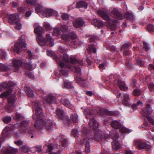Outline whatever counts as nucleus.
Here are the masks:
<instances>
[{
	"label": "nucleus",
	"mask_w": 154,
	"mask_h": 154,
	"mask_svg": "<svg viewBox=\"0 0 154 154\" xmlns=\"http://www.w3.org/2000/svg\"><path fill=\"white\" fill-rule=\"evenodd\" d=\"M55 60L59 65L61 68L60 70L59 74L63 76H66L68 75V70L65 69L63 68H68L70 69L74 70L75 73L74 75L75 78L77 82H78L81 86L85 87L86 85L85 82L83 80L81 77V69L80 66L77 65H74L73 64H78L80 65L83 64V62L82 61L80 62L76 59L70 58L69 61V56L66 53H63L58 57H55Z\"/></svg>",
	"instance_id": "nucleus-1"
},
{
	"label": "nucleus",
	"mask_w": 154,
	"mask_h": 154,
	"mask_svg": "<svg viewBox=\"0 0 154 154\" xmlns=\"http://www.w3.org/2000/svg\"><path fill=\"white\" fill-rule=\"evenodd\" d=\"M32 109L35 110V112L33 115V118L36 121L34 124V127L38 129L43 128L50 130L53 126V122L51 120L44 119L45 116L44 115L41 107V102L39 101H36L32 103Z\"/></svg>",
	"instance_id": "nucleus-2"
},
{
	"label": "nucleus",
	"mask_w": 154,
	"mask_h": 154,
	"mask_svg": "<svg viewBox=\"0 0 154 154\" xmlns=\"http://www.w3.org/2000/svg\"><path fill=\"white\" fill-rule=\"evenodd\" d=\"M83 134L85 137L83 139L80 140L81 144L85 146V151L87 153L90 151V147L89 140H96L100 142V144L103 145L107 141V137L103 133L100 134L99 132L95 131L92 132L91 134L89 132L87 128L83 127L82 128Z\"/></svg>",
	"instance_id": "nucleus-3"
},
{
	"label": "nucleus",
	"mask_w": 154,
	"mask_h": 154,
	"mask_svg": "<svg viewBox=\"0 0 154 154\" xmlns=\"http://www.w3.org/2000/svg\"><path fill=\"white\" fill-rule=\"evenodd\" d=\"M28 56L30 58L27 63L26 60L23 58L20 59H14L12 61V66L11 69L14 72L18 71L20 67H22L26 70H30L32 69V65L31 59L32 57V54L30 51H28Z\"/></svg>",
	"instance_id": "nucleus-4"
},
{
	"label": "nucleus",
	"mask_w": 154,
	"mask_h": 154,
	"mask_svg": "<svg viewBox=\"0 0 154 154\" xmlns=\"http://www.w3.org/2000/svg\"><path fill=\"white\" fill-rule=\"evenodd\" d=\"M44 31L43 28L40 26H37L35 28L34 32L37 35L36 38L37 41L41 46L46 45L53 46L54 45V40L49 34H46V38H44L42 35Z\"/></svg>",
	"instance_id": "nucleus-5"
},
{
	"label": "nucleus",
	"mask_w": 154,
	"mask_h": 154,
	"mask_svg": "<svg viewBox=\"0 0 154 154\" xmlns=\"http://www.w3.org/2000/svg\"><path fill=\"white\" fill-rule=\"evenodd\" d=\"M14 127L18 128L19 130L21 133H25L26 135L31 138L33 137L35 132L32 127H29L28 125V122L26 121H22L20 124H16Z\"/></svg>",
	"instance_id": "nucleus-6"
},
{
	"label": "nucleus",
	"mask_w": 154,
	"mask_h": 154,
	"mask_svg": "<svg viewBox=\"0 0 154 154\" xmlns=\"http://www.w3.org/2000/svg\"><path fill=\"white\" fill-rule=\"evenodd\" d=\"M97 13L103 19L107 21L108 25L111 30H113L116 29L117 20L110 19L107 10L105 9L99 10L97 11Z\"/></svg>",
	"instance_id": "nucleus-7"
},
{
	"label": "nucleus",
	"mask_w": 154,
	"mask_h": 154,
	"mask_svg": "<svg viewBox=\"0 0 154 154\" xmlns=\"http://www.w3.org/2000/svg\"><path fill=\"white\" fill-rule=\"evenodd\" d=\"M62 38L65 40V44L68 46L73 45H80L82 43H78L77 40L75 39L77 38V35L73 31L70 32L68 35L63 34L61 35Z\"/></svg>",
	"instance_id": "nucleus-8"
},
{
	"label": "nucleus",
	"mask_w": 154,
	"mask_h": 154,
	"mask_svg": "<svg viewBox=\"0 0 154 154\" xmlns=\"http://www.w3.org/2000/svg\"><path fill=\"white\" fill-rule=\"evenodd\" d=\"M36 13L38 14H42L43 15L46 17L51 15L57 14L56 11L51 9H45L44 7L40 4H37L35 6Z\"/></svg>",
	"instance_id": "nucleus-9"
},
{
	"label": "nucleus",
	"mask_w": 154,
	"mask_h": 154,
	"mask_svg": "<svg viewBox=\"0 0 154 154\" xmlns=\"http://www.w3.org/2000/svg\"><path fill=\"white\" fill-rule=\"evenodd\" d=\"M15 83L12 82H9L8 83H2L0 84V92L3 89L8 88V91L3 92L0 94V98H3L8 97L13 91L11 87L15 85Z\"/></svg>",
	"instance_id": "nucleus-10"
},
{
	"label": "nucleus",
	"mask_w": 154,
	"mask_h": 154,
	"mask_svg": "<svg viewBox=\"0 0 154 154\" xmlns=\"http://www.w3.org/2000/svg\"><path fill=\"white\" fill-rule=\"evenodd\" d=\"M95 115L89 112L88 113L85 115V117L87 119H90L88 125L90 128L94 130H97L99 127L98 124L94 119Z\"/></svg>",
	"instance_id": "nucleus-11"
},
{
	"label": "nucleus",
	"mask_w": 154,
	"mask_h": 154,
	"mask_svg": "<svg viewBox=\"0 0 154 154\" xmlns=\"http://www.w3.org/2000/svg\"><path fill=\"white\" fill-rule=\"evenodd\" d=\"M26 45L25 40L20 37L18 42L14 44L13 49L14 52L19 54L22 51V48H26Z\"/></svg>",
	"instance_id": "nucleus-12"
},
{
	"label": "nucleus",
	"mask_w": 154,
	"mask_h": 154,
	"mask_svg": "<svg viewBox=\"0 0 154 154\" xmlns=\"http://www.w3.org/2000/svg\"><path fill=\"white\" fill-rule=\"evenodd\" d=\"M134 145L139 149H145L146 150L149 152L151 149V146L148 145L146 143L140 140H136L134 142Z\"/></svg>",
	"instance_id": "nucleus-13"
},
{
	"label": "nucleus",
	"mask_w": 154,
	"mask_h": 154,
	"mask_svg": "<svg viewBox=\"0 0 154 154\" xmlns=\"http://www.w3.org/2000/svg\"><path fill=\"white\" fill-rule=\"evenodd\" d=\"M152 110L150 106V105L148 104L146 105V107L142 109V113L144 115L146 116L147 120L152 125H154V120L150 117L148 116L152 112Z\"/></svg>",
	"instance_id": "nucleus-14"
},
{
	"label": "nucleus",
	"mask_w": 154,
	"mask_h": 154,
	"mask_svg": "<svg viewBox=\"0 0 154 154\" xmlns=\"http://www.w3.org/2000/svg\"><path fill=\"white\" fill-rule=\"evenodd\" d=\"M37 94L43 98V103L45 104H51L54 100V97L53 96L48 95L46 97L43 90H38L37 92Z\"/></svg>",
	"instance_id": "nucleus-15"
},
{
	"label": "nucleus",
	"mask_w": 154,
	"mask_h": 154,
	"mask_svg": "<svg viewBox=\"0 0 154 154\" xmlns=\"http://www.w3.org/2000/svg\"><path fill=\"white\" fill-rule=\"evenodd\" d=\"M17 99L15 96L13 95L8 99V104L5 106L7 112H8L10 113L12 112L14 105L15 103V101Z\"/></svg>",
	"instance_id": "nucleus-16"
},
{
	"label": "nucleus",
	"mask_w": 154,
	"mask_h": 154,
	"mask_svg": "<svg viewBox=\"0 0 154 154\" xmlns=\"http://www.w3.org/2000/svg\"><path fill=\"white\" fill-rule=\"evenodd\" d=\"M8 22L12 24H14L15 23H18L19 20V15L17 13L10 14L8 13L6 15Z\"/></svg>",
	"instance_id": "nucleus-17"
},
{
	"label": "nucleus",
	"mask_w": 154,
	"mask_h": 154,
	"mask_svg": "<svg viewBox=\"0 0 154 154\" xmlns=\"http://www.w3.org/2000/svg\"><path fill=\"white\" fill-rule=\"evenodd\" d=\"M74 27L75 28H79L85 24V22L81 18H76L72 22Z\"/></svg>",
	"instance_id": "nucleus-18"
},
{
	"label": "nucleus",
	"mask_w": 154,
	"mask_h": 154,
	"mask_svg": "<svg viewBox=\"0 0 154 154\" xmlns=\"http://www.w3.org/2000/svg\"><path fill=\"white\" fill-rule=\"evenodd\" d=\"M1 151L2 154H14L17 152V149L11 147H4Z\"/></svg>",
	"instance_id": "nucleus-19"
},
{
	"label": "nucleus",
	"mask_w": 154,
	"mask_h": 154,
	"mask_svg": "<svg viewBox=\"0 0 154 154\" xmlns=\"http://www.w3.org/2000/svg\"><path fill=\"white\" fill-rule=\"evenodd\" d=\"M111 15L114 18L119 20H122L123 18V15L116 8H114L111 12Z\"/></svg>",
	"instance_id": "nucleus-20"
},
{
	"label": "nucleus",
	"mask_w": 154,
	"mask_h": 154,
	"mask_svg": "<svg viewBox=\"0 0 154 154\" xmlns=\"http://www.w3.org/2000/svg\"><path fill=\"white\" fill-rule=\"evenodd\" d=\"M100 111L103 114H105L110 116H116L119 114V112L117 111H109L104 109H101Z\"/></svg>",
	"instance_id": "nucleus-21"
},
{
	"label": "nucleus",
	"mask_w": 154,
	"mask_h": 154,
	"mask_svg": "<svg viewBox=\"0 0 154 154\" xmlns=\"http://www.w3.org/2000/svg\"><path fill=\"white\" fill-rule=\"evenodd\" d=\"M117 82L118 85L121 90L125 91L127 90L128 88L126 86L124 82L121 80H118Z\"/></svg>",
	"instance_id": "nucleus-22"
},
{
	"label": "nucleus",
	"mask_w": 154,
	"mask_h": 154,
	"mask_svg": "<svg viewBox=\"0 0 154 154\" xmlns=\"http://www.w3.org/2000/svg\"><path fill=\"white\" fill-rule=\"evenodd\" d=\"M122 103L125 106H128L130 105L129 97L128 94H125L124 95Z\"/></svg>",
	"instance_id": "nucleus-23"
},
{
	"label": "nucleus",
	"mask_w": 154,
	"mask_h": 154,
	"mask_svg": "<svg viewBox=\"0 0 154 154\" xmlns=\"http://www.w3.org/2000/svg\"><path fill=\"white\" fill-rule=\"evenodd\" d=\"M126 59L125 65L126 69L128 70H132L134 69V67L133 65L130 62L131 60L127 58H126Z\"/></svg>",
	"instance_id": "nucleus-24"
},
{
	"label": "nucleus",
	"mask_w": 154,
	"mask_h": 154,
	"mask_svg": "<svg viewBox=\"0 0 154 154\" xmlns=\"http://www.w3.org/2000/svg\"><path fill=\"white\" fill-rule=\"evenodd\" d=\"M111 125L112 128L115 129H119L122 127L121 124L116 120L112 121L111 122Z\"/></svg>",
	"instance_id": "nucleus-25"
},
{
	"label": "nucleus",
	"mask_w": 154,
	"mask_h": 154,
	"mask_svg": "<svg viewBox=\"0 0 154 154\" xmlns=\"http://www.w3.org/2000/svg\"><path fill=\"white\" fill-rule=\"evenodd\" d=\"M72 88V83L68 80L64 81L62 85V88L65 89L71 88Z\"/></svg>",
	"instance_id": "nucleus-26"
},
{
	"label": "nucleus",
	"mask_w": 154,
	"mask_h": 154,
	"mask_svg": "<svg viewBox=\"0 0 154 154\" xmlns=\"http://www.w3.org/2000/svg\"><path fill=\"white\" fill-rule=\"evenodd\" d=\"M93 23L94 26L98 27H102L103 25V22L97 19H94Z\"/></svg>",
	"instance_id": "nucleus-27"
},
{
	"label": "nucleus",
	"mask_w": 154,
	"mask_h": 154,
	"mask_svg": "<svg viewBox=\"0 0 154 154\" xmlns=\"http://www.w3.org/2000/svg\"><path fill=\"white\" fill-rule=\"evenodd\" d=\"M10 131L8 128H6L3 130L2 135L3 137H7L9 136Z\"/></svg>",
	"instance_id": "nucleus-28"
},
{
	"label": "nucleus",
	"mask_w": 154,
	"mask_h": 154,
	"mask_svg": "<svg viewBox=\"0 0 154 154\" xmlns=\"http://www.w3.org/2000/svg\"><path fill=\"white\" fill-rule=\"evenodd\" d=\"M24 89L28 97H33L34 94L33 91L31 89L27 87H25Z\"/></svg>",
	"instance_id": "nucleus-29"
},
{
	"label": "nucleus",
	"mask_w": 154,
	"mask_h": 154,
	"mask_svg": "<svg viewBox=\"0 0 154 154\" xmlns=\"http://www.w3.org/2000/svg\"><path fill=\"white\" fill-rule=\"evenodd\" d=\"M60 102L66 106L69 107L70 104L69 100L66 99L61 98L60 100Z\"/></svg>",
	"instance_id": "nucleus-30"
},
{
	"label": "nucleus",
	"mask_w": 154,
	"mask_h": 154,
	"mask_svg": "<svg viewBox=\"0 0 154 154\" xmlns=\"http://www.w3.org/2000/svg\"><path fill=\"white\" fill-rule=\"evenodd\" d=\"M87 6V4L85 2L82 1L79 2L77 3L76 7L78 8H86Z\"/></svg>",
	"instance_id": "nucleus-31"
},
{
	"label": "nucleus",
	"mask_w": 154,
	"mask_h": 154,
	"mask_svg": "<svg viewBox=\"0 0 154 154\" xmlns=\"http://www.w3.org/2000/svg\"><path fill=\"white\" fill-rule=\"evenodd\" d=\"M41 150L42 146H35L31 149V151L33 153H35V152H39L41 151Z\"/></svg>",
	"instance_id": "nucleus-32"
},
{
	"label": "nucleus",
	"mask_w": 154,
	"mask_h": 154,
	"mask_svg": "<svg viewBox=\"0 0 154 154\" xmlns=\"http://www.w3.org/2000/svg\"><path fill=\"white\" fill-rule=\"evenodd\" d=\"M112 145L113 149L115 150H118L120 147L118 141H112Z\"/></svg>",
	"instance_id": "nucleus-33"
},
{
	"label": "nucleus",
	"mask_w": 154,
	"mask_h": 154,
	"mask_svg": "<svg viewBox=\"0 0 154 154\" xmlns=\"http://www.w3.org/2000/svg\"><path fill=\"white\" fill-rule=\"evenodd\" d=\"M56 113L60 118H62L64 116V113L62 109L60 108H57Z\"/></svg>",
	"instance_id": "nucleus-34"
},
{
	"label": "nucleus",
	"mask_w": 154,
	"mask_h": 154,
	"mask_svg": "<svg viewBox=\"0 0 154 154\" xmlns=\"http://www.w3.org/2000/svg\"><path fill=\"white\" fill-rule=\"evenodd\" d=\"M70 118L73 122L74 123H77L78 121V115L75 113L71 114Z\"/></svg>",
	"instance_id": "nucleus-35"
},
{
	"label": "nucleus",
	"mask_w": 154,
	"mask_h": 154,
	"mask_svg": "<svg viewBox=\"0 0 154 154\" xmlns=\"http://www.w3.org/2000/svg\"><path fill=\"white\" fill-rule=\"evenodd\" d=\"M20 150L22 152L24 153L28 152L29 150V147L26 146H23L20 148Z\"/></svg>",
	"instance_id": "nucleus-36"
},
{
	"label": "nucleus",
	"mask_w": 154,
	"mask_h": 154,
	"mask_svg": "<svg viewBox=\"0 0 154 154\" xmlns=\"http://www.w3.org/2000/svg\"><path fill=\"white\" fill-rule=\"evenodd\" d=\"M124 16L125 17L130 20H132L134 19L133 15L132 14L129 12L125 13Z\"/></svg>",
	"instance_id": "nucleus-37"
},
{
	"label": "nucleus",
	"mask_w": 154,
	"mask_h": 154,
	"mask_svg": "<svg viewBox=\"0 0 154 154\" xmlns=\"http://www.w3.org/2000/svg\"><path fill=\"white\" fill-rule=\"evenodd\" d=\"M60 31L59 29L55 28L53 32V35L58 37L60 35Z\"/></svg>",
	"instance_id": "nucleus-38"
},
{
	"label": "nucleus",
	"mask_w": 154,
	"mask_h": 154,
	"mask_svg": "<svg viewBox=\"0 0 154 154\" xmlns=\"http://www.w3.org/2000/svg\"><path fill=\"white\" fill-rule=\"evenodd\" d=\"M118 133H117L116 132H114L112 133L111 132V136L112 137V138L114 141H118L117 140L118 138Z\"/></svg>",
	"instance_id": "nucleus-39"
},
{
	"label": "nucleus",
	"mask_w": 154,
	"mask_h": 154,
	"mask_svg": "<svg viewBox=\"0 0 154 154\" xmlns=\"http://www.w3.org/2000/svg\"><path fill=\"white\" fill-rule=\"evenodd\" d=\"M88 50L89 53H91L92 51L94 53H95L96 52V48L94 47L92 45H90L89 46Z\"/></svg>",
	"instance_id": "nucleus-40"
},
{
	"label": "nucleus",
	"mask_w": 154,
	"mask_h": 154,
	"mask_svg": "<svg viewBox=\"0 0 154 154\" xmlns=\"http://www.w3.org/2000/svg\"><path fill=\"white\" fill-rule=\"evenodd\" d=\"M9 68L6 65L2 64H0V70L2 71H8Z\"/></svg>",
	"instance_id": "nucleus-41"
},
{
	"label": "nucleus",
	"mask_w": 154,
	"mask_h": 154,
	"mask_svg": "<svg viewBox=\"0 0 154 154\" xmlns=\"http://www.w3.org/2000/svg\"><path fill=\"white\" fill-rule=\"evenodd\" d=\"M131 43L128 42L124 44L121 47V50H124L128 48L131 46Z\"/></svg>",
	"instance_id": "nucleus-42"
},
{
	"label": "nucleus",
	"mask_w": 154,
	"mask_h": 154,
	"mask_svg": "<svg viewBox=\"0 0 154 154\" xmlns=\"http://www.w3.org/2000/svg\"><path fill=\"white\" fill-rule=\"evenodd\" d=\"M60 29L63 32H68L69 28L67 26L63 25L61 26Z\"/></svg>",
	"instance_id": "nucleus-43"
},
{
	"label": "nucleus",
	"mask_w": 154,
	"mask_h": 154,
	"mask_svg": "<svg viewBox=\"0 0 154 154\" xmlns=\"http://www.w3.org/2000/svg\"><path fill=\"white\" fill-rule=\"evenodd\" d=\"M133 94L135 96H138L141 94V91L140 90L135 89L133 91Z\"/></svg>",
	"instance_id": "nucleus-44"
},
{
	"label": "nucleus",
	"mask_w": 154,
	"mask_h": 154,
	"mask_svg": "<svg viewBox=\"0 0 154 154\" xmlns=\"http://www.w3.org/2000/svg\"><path fill=\"white\" fill-rule=\"evenodd\" d=\"M22 117L20 114L19 113H16L14 116V119L15 120H22Z\"/></svg>",
	"instance_id": "nucleus-45"
},
{
	"label": "nucleus",
	"mask_w": 154,
	"mask_h": 154,
	"mask_svg": "<svg viewBox=\"0 0 154 154\" xmlns=\"http://www.w3.org/2000/svg\"><path fill=\"white\" fill-rule=\"evenodd\" d=\"M120 131L122 133H129L130 131L128 129V128L125 127H122L119 128Z\"/></svg>",
	"instance_id": "nucleus-46"
},
{
	"label": "nucleus",
	"mask_w": 154,
	"mask_h": 154,
	"mask_svg": "<svg viewBox=\"0 0 154 154\" xmlns=\"http://www.w3.org/2000/svg\"><path fill=\"white\" fill-rule=\"evenodd\" d=\"M26 2L29 5H34L36 3V0H25Z\"/></svg>",
	"instance_id": "nucleus-47"
},
{
	"label": "nucleus",
	"mask_w": 154,
	"mask_h": 154,
	"mask_svg": "<svg viewBox=\"0 0 154 154\" xmlns=\"http://www.w3.org/2000/svg\"><path fill=\"white\" fill-rule=\"evenodd\" d=\"M11 119V118L8 116L4 117L3 119V122L5 123H7L10 122Z\"/></svg>",
	"instance_id": "nucleus-48"
},
{
	"label": "nucleus",
	"mask_w": 154,
	"mask_h": 154,
	"mask_svg": "<svg viewBox=\"0 0 154 154\" xmlns=\"http://www.w3.org/2000/svg\"><path fill=\"white\" fill-rule=\"evenodd\" d=\"M147 29L150 32L154 31V26L152 24L148 25L147 27Z\"/></svg>",
	"instance_id": "nucleus-49"
},
{
	"label": "nucleus",
	"mask_w": 154,
	"mask_h": 154,
	"mask_svg": "<svg viewBox=\"0 0 154 154\" xmlns=\"http://www.w3.org/2000/svg\"><path fill=\"white\" fill-rule=\"evenodd\" d=\"M62 19L64 20H67L69 19V15L66 13H63L61 16Z\"/></svg>",
	"instance_id": "nucleus-50"
},
{
	"label": "nucleus",
	"mask_w": 154,
	"mask_h": 154,
	"mask_svg": "<svg viewBox=\"0 0 154 154\" xmlns=\"http://www.w3.org/2000/svg\"><path fill=\"white\" fill-rule=\"evenodd\" d=\"M137 65L142 66H143V60L142 59L139 58L137 59L136 60Z\"/></svg>",
	"instance_id": "nucleus-51"
},
{
	"label": "nucleus",
	"mask_w": 154,
	"mask_h": 154,
	"mask_svg": "<svg viewBox=\"0 0 154 154\" xmlns=\"http://www.w3.org/2000/svg\"><path fill=\"white\" fill-rule=\"evenodd\" d=\"M99 39V38L96 35H94L91 37L90 38V42H92L95 41L96 40H97Z\"/></svg>",
	"instance_id": "nucleus-52"
},
{
	"label": "nucleus",
	"mask_w": 154,
	"mask_h": 154,
	"mask_svg": "<svg viewBox=\"0 0 154 154\" xmlns=\"http://www.w3.org/2000/svg\"><path fill=\"white\" fill-rule=\"evenodd\" d=\"M7 15V14H6L4 11H0V17L2 18L3 19L4 17L7 18V17L6 16Z\"/></svg>",
	"instance_id": "nucleus-53"
},
{
	"label": "nucleus",
	"mask_w": 154,
	"mask_h": 154,
	"mask_svg": "<svg viewBox=\"0 0 154 154\" xmlns=\"http://www.w3.org/2000/svg\"><path fill=\"white\" fill-rule=\"evenodd\" d=\"M26 8L25 7H18L17 8V10L20 13H23L25 11Z\"/></svg>",
	"instance_id": "nucleus-54"
},
{
	"label": "nucleus",
	"mask_w": 154,
	"mask_h": 154,
	"mask_svg": "<svg viewBox=\"0 0 154 154\" xmlns=\"http://www.w3.org/2000/svg\"><path fill=\"white\" fill-rule=\"evenodd\" d=\"M72 134L75 137H76L78 135V132L76 129H73L72 131Z\"/></svg>",
	"instance_id": "nucleus-55"
},
{
	"label": "nucleus",
	"mask_w": 154,
	"mask_h": 154,
	"mask_svg": "<svg viewBox=\"0 0 154 154\" xmlns=\"http://www.w3.org/2000/svg\"><path fill=\"white\" fill-rule=\"evenodd\" d=\"M143 48L145 49L146 51H148L149 50V48L148 44L145 42H143Z\"/></svg>",
	"instance_id": "nucleus-56"
},
{
	"label": "nucleus",
	"mask_w": 154,
	"mask_h": 154,
	"mask_svg": "<svg viewBox=\"0 0 154 154\" xmlns=\"http://www.w3.org/2000/svg\"><path fill=\"white\" fill-rule=\"evenodd\" d=\"M61 142L63 146L65 147L66 146L67 142L66 139H62L61 140Z\"/></svg>",
	"instance_id": "nucleus-57"
},
{
	"label": "nucleus",
	"mask_w": 154,
	"mask_h": 154,
	"mask_svg": "<svg viewBox=\"0 0 154 154\" xmlns=\"http://www.w3.org/2000/svg\"><path fill=\"white\" fill-rule=\"evenodd\" d=\"M44 26L45 29L47 30H49L51 29L50 26L47 23H44Z\"/></svg>",
	"instance_id": "nucleus-58"
},
{
	"label": "nucleus",
	"mask_w": 154,
	"mask_h": 154,
	"mask_svg": "<svg viewBox=\"0 0 154 154\" xmlns=\"http://www.w3.org/2000/svg\"><path fill=\"white\" fill-rule=\"evenodd\" d=\"M148 87L151 91L154 90V84L152 83L149 84L148 85Z\"/></svg>",
	"instance_id": "nucleus-59"
},
{
	"label": "nucleus",
	"mask_w": 154,
	"mask_h": 154,
	"mask_svg": "<svg viewBox=\"0 0 154 154\" xmlns=\"http://www.w3.org/2000/svg\"><path fill=\"white\" fill-rule=\"evenodd\" d=\"M0 56L2 59H5L6 56L5 52L2 50H1V53L0 54Z\"/></svg>",
	"instance_id": "nucleus-60"
},
{
	"label": "nucleus",
	"mask_w": 154,
	"mask_h": 154,
	"mask_svg": "<svg viewBox=\"0 0 154 154\" xmlns=\"http://www.w3.org/2000/svg\"><path fill=\"white\" fill-rule=\"evenodd\" d=\"M123 54L125 56H129L131 54V52L128 50H126L124 51Z\"/></svg>",
	"instance_id": "nucleus-61"
},
{
	"label": "nucleus",
	"mask_w": 154,
	"mask_h": 154,
	"mask_svg": "<svg viewBox=\"0 0 154 154\" xmlns=\"http://www.w3.org/2000/svg\"><path fill=\"white\" fill-rule=\"evenodd\" d=\"M26 75L30 78L32 79L34 78V75L31 72L26 73Z\"/></svg>",
	"instance_id": "nucleus-62"
},
{
	"label": "nucleus",
	"mask_w": 154,
	"mask_h": 154,
	"mask_svg": "<svg viewBox=\"0 0 154 154\" xmlns=\"http://www.w3.org/2000/svg\"><path fill=\"white\" fill-rule=\"evenodd\" d=\"M11 4L12 7L14 8H17L19 5V4L17 2L14 1L12 2Z\"/></svg>",
	"instance_id": "nucleus-63"
},
{
	"label": "nucleus",
	"mask_w": 154,
	"mask_h": 154,
	"mask_svg": "<svg viewBox=\"0 0 154 154\" xmlns=\"http://www.w3.org/2000/svg\"><path fill=\"white\" fill-rule=\"evenodd\" d=\"M47 54L48 56L52 57L53 56V52L51 50H47Z\"/></svg>",
	"instance_id": "nucleus-64"
}]
</instances>
